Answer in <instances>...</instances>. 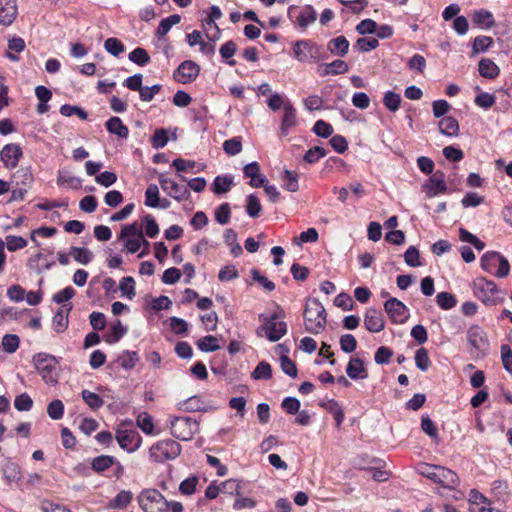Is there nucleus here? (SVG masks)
Instances as JSON below:
<instances>
[{"instance_id":"nucleus-1","label":"nucleus","mask_w":512,"mask_h":512,"mask_svg":"<svg viewBox=\"0 0 512 512\" xmlns=\"http://www.w3.org/2000/svg\"><path fill=\"white\" fill-rule=\"evenodd\" d=\"M304 323L306 331L312 334H319L325 329L326 311L318 299L313 298L306 302Z\"/></svg>"},{"instance_id":"nucleus-2","label":"nucleus","mask_w":512,"mask_h":512,"mask_svg":"<svg viewBox=\"0 0 512 512\" xmlns=\"http://www.w3.org/2000/svg\"><path fill=\"white\" fill-rule=\"evenodd\" d=\"M32 362L45 383L54 385L58 382L60 366L55 356L40 352L33 356Z\"/></svg>"},{"instance_id":"nucleus-3","label":"nucleus","mask_w":512,"mask_h":512,"mask_svg":"<svg viewBox=\"0 0 512 512\" xmlns=\"http://www.w3.org/2000/svg\"><path fill=\"white\" fill-rule=\"evenodd\" d=\"M281 317V310L270 316L261 314L259 319L262 322V325L257 329V335L265 336L271 342L280 340L287 332L286 323L279 321Z\"/></svg>"},{"instance_id":"nucleus-4","label":"nucleus","mask_w":512,"mask_h":512,"mask_svg":"<svg viewBox=\"0 0 512 512\" xmlns=\"http://www.w3.org/2000/svg\"><path fill=\"white\" fill-rule=\"evenodd\" d=\"M474 295L485 305L494 306L502 302L505 293L496 284L486 278H478L473 285Z\"/></svg>"},{"instance_id":"nucleus-5","label":"nucleus","mask_w":512,"mask_h":512,"mask_svg":"<svg viewBox=\"0 0 512 512\" xmlns=\"http://www.w3.org/2000/svg\"><path fill=\"white\" fill-rule=\"evenodd\" d=\"M293 54L298 61L304 63L319 62L327 58L321 45L305 39L297 40L294 43Z\"/></svg>"},{"instance_id":"nucleus-6","label":"nucleus","mask_w":512,"mask_h":512,"mask_svg":"<svg viewBox=\"0 0 512 512\" xmlns=\"http://www.w3.org/2000/svg\"><path fill=\"white\" fill-rule=\"evenodd\" d=\"M137 500L144 512H165L167 510V499L156 489L142 490Z\"/></svg>"},{"instance_id":"nucleus-7","label":"nucleus","mask_w":512,"mask_h":512,"mask_svg":"<svg viewBox=\"0 0 512 512\" xmlns=\"http://www.w3.org/2000/svg\"><path fill=\"white\" fill-rule=\"evenodd\" d=\"M180 452V444L172 439L158 441L149 450L150 458L159 463L177 458Z\"/></svg>"},{"instance_id":"nucleus-8","label":"nucleus","mask_w":512,"mask_h":512,"mask_svg":"<svg viewBox=\"0 0 512 512\" xmlns=\"http://www.w3.org/2000/svg\"><path fill=\"white\" fill-rule=\"evenodd\" d=\"M172 435L182 441H189L199 431V423L191 417H174L170 422Z\"/></svg>"},{"instance_id":"nucleus-9","label":"nucleus","mask_w":512,"mask_h":512,"mask_svg":"<svg viewBox=\"0 0 512 512\" xmlns=\"http://www.w3.org/2000/svg\"><path fill=\"white\" fill-rule=\"evenodd\" d=\"M158 180L163 191L167 192L175 200L180 202L189 198L190 192L187 187L180 186L176 181L166 177L164 174H160Z\"/></svg>"},{"instance_id":"nucleus-10","label":"nucleus","mask_w":512,"mask_h":512,"mask_svg":"<svg viewBox=\"0 0 512 512\" xmlns=\"http://www.w3.org/2000/svg\"><path fill=\"white\" fill-rule=\"evenodd\" d=\"M199 73L200 66L192 60H186L174 72V78L182 84H189L196 80Z\"/></svg>"},{"instance_id":"nucleus-11","label":"nucleus","mask_w":512,"mask_h":512,"mask_svg":"<svg viewBox=\"0 0 512 512\" xmlns=\"http://www.w3.org/2000/svg\"><path fill=\"white\" fill-rule=\"evenodd\" d=\"M384 309L393 323L402 324L409 316L408 308L397 298L388 299L384 303Z\"/></svg>"},{"instance_id":"nucleus-12","label":"nucleus","mask_w":512,"mask_h":512,"mask_svg":"<svg viewBox=\"0 0 512 512\" xmlns=\"http://www.w3.org/2000/svg\"><path fill=\"white\" fill-rule=\"evenodd\" d=\"M116 440L119 446L129 453L136 451L142 442L141 436L136 431L122 429L117 430Z\"/></svg>"},{"instance_id":"nucleus-13","label":"nucleus","mask_w":512,"mask_h":512,"mask_svg":"<svg viewBox=\"0 0 512 512\" xmlns=\"http://www.w3.org/2000/svg\"><path fill=\"white\" fill-rule=\"evenodd\" d=\"M22 156V148L19 144L16 143L6 144L0 152L1 161L3 162L5 168L10 170L17 167Z\"/></svg>"},{"instance_id":"nucleus-14","label":"nucleus","mask_w":512,"mask_h":512,"mask_svg":"<svg viewBox=\"0 0 512 512\" xmlns=\"http://www.w3.org/2000/svg\"><path fill=\"white\" fill-rule=\"evenodd\" d=\"M424 188L428 197H435L445 193L447 185L445 183V175L441 171H436L425 183Z\"/></svg>"},{"instance_id":"nucleus-15","label":"nucleus","mask_w":512,"mask_h":512,"mask_svg":"<svg viewBox=\"0 0 512 512\" xmlns=\"http://www.w3.org/2000/svg\"><path fill=\"white\" fill-rule=\"evenodd\" d=\"M467 340L469 344L478 351L487 350L489 347L486 334L484 330L478 325L469 327L467 331Z\"/></svg>"},{"instance_id":"nucleus-16","label":"nucleus","mask_w":512,"mask_h":512,"mask_svg":"<svg viewBox=\"0 0 512 512\" xmlns=\"http://www.w3.org/2000/svg\"><path fill=\"white\" fill-rule=\"evenodd\" d=\"M432 480L449 489H455L459 483L457 474L444 467H439L435 470V473L432 474Z\"/></svg>"},{"instance_id":"nucleus-17","label":"nucleus","mask_w":512,"mask_h":512,"mask_svg":"<svg viewBox=\"0 0 512 512\" xmlns=\"http://www.w3.org/2000/svg\"><path fill=\"white\" fill-rule=\"evenodd\" d=\"M364 325L372 333H378L385 327L382 312L375 308H369L364 316Z\"/></svg>"},{"instance_id":"nucleus-18","label":"nucleus","mask_w":512,"mask_h":512,"mask_svg":"<svg viewBox=\"0 0 512 512\" xmlns=\"http://www.w3.org/2000/svg\"><path fill=\"white\" fill-rule=\"evenodd\" d=\"M72 309V305H62L53 316L52 325L57 333L64 332L69 324L68 315Z\"/></svg>"},{"instance_id":"nucleus-19","label":"nucleus","mask_w":512,"mask_h":512,"mask_svg":"<svg viewBox=\"0 0 512 512\" xmlns=\"http://www.w3.org/2000/svg\"><path fill=\"white\" fill-rule=\"evenodd\" d=\"M346 374L352 380L365 379L368 376L363 360L357 357L350 359L346 367Z\"/></svg>"},{"instance_id":"nucleus-20","label":"nucleus","mask_w":512,"mask_h":512,"mask_svg":"<svg viewBox=\"0 0 512 512\" xmlns=\"http://www.w3.org/2000/svg\"><path fill=\"white\" fill-rule=\"evenodd\" d=\"M143 227L137 221L132 222L130 224L123 225L121 228V232L119 235V240H122L124 243L131 239H139L142 238Z\"/></svg>"},{"instance_id":"nucleus-21","label":"nucleus","mask_w":512,"mask_h":512,"mask_svg":"<svg viewBox=\"0 0 512 512\" xmlns=\"http://www.w3.org/2000/svg\"><path fill=\"white\" fill-rule=\"evenodd\" d=\"M441 134L449 137H456L459 135V123L456 118L452 116L443 117L438 124Z\"/></svg>"},{"instance_id":"nucleus-22","label":"nucleus","mask_w":512,"mask_h":512,"mask_svg":"<svg viewBox=\"0 0 512 512\" xmlns=\"http://www.w3.org/2000/svg\"><path fill=\"white\" fill-rule=\"evenodd\" d=\"M472 21L482 29H490L495 25L493 14L484 9L474 11Z\"/></svg>"},{"instance_id":"nucleus-23","label":"nucleus","mask_w":512,"mask_h":512,"mask_svg":"<svg viewBox=\"0 0 512 512\" xmlns=\"http://www.w3.org/2000/svg\"><path fill=\"white\" fill-rule=\"evenodd\" d=\"M109 133L117 135L119 138L126 139L129 135V129L123 124L119 117H111L105 123Z\"/></svg>"},{"instance_id":"nucleus-24","label":"nucleus","mask_w":512,"mask_h":512,"mask_svg":"<svg viewBox=\"0 0 512 512\" xmlns=\"http://www.w3.org/2000/svg\"><path fill=\"white\" fill-rule=\"evenodd\" d=\"M327 49L334 55L345 56L349 49V41L343 35L331 39L327 43Z\"/></svg>"},{"instance_id":"nucleus-25","label":"nucleus","mask_w":512,"mask_h":512,"mask_svg":"<svg viewBox=\"0 0 512 512\" xmlns=\"http://www.w3.org/2000/svg\"><path fill=\"white\" fill-rule=\"evenodd\" d=\"M297 123L296 110L292 104H286L281 123V133L287 135Z\"/></svg>"},{"instance_id":"nucleus-26","label":"nucleus","mask_w":512,"mask_h":512,"mask_svg":"<svg viewBox=\"0 0 512 512\" xmlns=\"http://www.w3.org/2000/svg\"><path fill=\"white\" fill-rule=\"evenodd\" d=\"M0 25L10 26L16 19L18 8L16 0L7 2V7L1 8Z\"/></svg>"},{"instance_id":"nucleus-27","label":"nucleus","mask_w":512,"mask_h":512,"mask_svg":"<svg viewBox=\"0 0 512 512\" xmlns=\"http://www.w3.org/2000/svg\"><path fill=\"white\" fill-rule=\"evenodd\" d=\"M117 459L110 455H100L91 460V467L97 473H102L115 465Z\"/></svg>"},{"instance_id":"nucleus-28","label":"nucleus","mask_w":512,"mask_h":512,"mask_svg":"<svg viewBox=\"0 0 512 512\" xmlns=\"http://www.w3.org/2000/svg\"><path fill=\"white\" fill-rule=\"evenodd\" d=\"M317 19V13L311 5H305L301 8L297 17V23L301 28H306Z\"/></svg>"},{"instance_id":"nucleus-29","label":"nucleus","mask_w":512,"mask_h":512,"mask_svg":"<svg viewBox=\"0 0 512 512\" xmlns=\"http://www.w3.org/2000/svg\"><path fill=\"white\" fill-rule=\"evenodd\" d=\"M500 259V253L495 251H488L481 257V267L486 272L494 274L496 267L498 266Z\"/></svg>"},{"instance_id":"nucleus-30","label":"nucleus","mask_w":512,"mask_h":512,"mask_svg":"<svg viewBox=\"0 0 512 512\" xmlns=\"http://www.w3.org/2000/svg\"><path fill=\"white\" fill-rule=\"evenodd\" d=\"M349 70L348 64L340 59H336L331 63H327L323 66V71L321 72L322 76L327 75H338L344 74Z\"/></svg>"},{"instance_id":"nucleus-31","label":"nucleus","mask_w":512,"mask_h":512,"mask_svg":"<svg viewBox=\"0 0 512 512\" xmlns=\"http://www.w3.org/2000/svg\"><path fill=\"white\" fill-rule=\"evenodd\" d=\"M499 67L490 59H482L479 62V73L482 77L494 79L499 75Z\"/></svg>"},{"instance_id":"nucleus-32","label":"nucleus","mask_w":512,"mask_h":512,"mask_svg":"<svg viewBox=\"0 0 512 512\" xmlns=\"http://www.w3.org/2000/svg\"><path fill=\"white\" fill-rule=\"evenodd\" d=\"M233 184V178L232 176L225 175V176H217L215 177L213 183H212V191L217 194H224L228 192L231 189V186Z\"/></svg>"},{"instance_id":"nucleus-33","label":"nucleus","mask_w":512,"mask_h":512,"mask_svg":"<svg viewBox=\"0 0 512 512\" xmlns=\"http://www.w3.org/2000/svg\"><path fill=\"white\" fill-rule=\"evenodd\" d=\"M138 361L139 357L135 351L126 350L117 357V363L125 370L134 368Z\"/></svg>"},{"instance_id":"nucleus-34","label":"nucleus","mask_w":512,"mask_h":512,"mask_svg":"<svg viewBox=\"0 0 512 512\" xmlns=\"http://www.w3.org/2000/svg\"><path fill=\"white\" fill-rule=\"evenodd\" d=\"M128 328L124 326L120 320H116L110 329V333L106 338V342L109 344L117 343L126 333Z\"/></svg>"},{"instance_id":"nucleus-35","label":"nucleus","mask_w":512,"mask_h":512,"mask_svg":"<svg viewBox=\"0 0 512 512\" xmlns=\"http://www.w3.org/2000/svg\"><path fill=\"white\" fill-rule=\"evenodd\" d=\"M133 499V494L131 491L122 490L120 491L114 499L109 503V507L113 509H125L128 504Z\"/></svg>"},{"instance_id":"nucleus-36","label":"nucleus","mask_w":512,"mask_h":512,"mask_svg":"<svg viewBox=\"0 0 512 512\" xmlns=\"http://www.w3.org/2000/svg\"><path fill=\"white\" fill-rule=\"evenodd\" d=\"M57 183L60 186L78 189L82 185V180L67 171H60L58 174Z\"/></svg>"},{"instance_id":"nucleus-37","label":"nucleus","mask_w":512,"mask_h":512,"mask_svg":"<svg viewBox=\"0 0 512 512\" xmlns=\"http://www.w3.org/2000/svg\"><path fill=\"white\" fill-rule=\"evenodd\" d=\"M197 347L200 351L208 353L220 349L218 339L213 335H207L197 341Z\"/></svg>"},{"instance_id":"nucleus-38","label":"nucleus","mask_w":512,"mask_h":512,"mask_svg":"<svg viewBox=\"0 0 512 512\" xmlns=\"http://www.w3.org/2000/svg\"><path fill=\"white\" fill-rule=\"evenodd\" d=\"M282 187L289 192H296L299 189L298 175L294 171L285 169L282 175Z\"/></svg>"},{"instance_id":"nucleus-39","label":"nucleus","mask_w":512,"mask_h":512,"mask_svg":"<svg viewBox=\"0 0 512 512\" xmlns=\"http://www.w3.org/2000/svg\"><path fill=\"white\" fill-rule=\"evenodd\" d=\"M236 51H237V45L232 40L225 42L219 49V53H220L221 57L230 66H234L236 64V61L232 59V57L234 56Z\"/></svg>"},{"instance_id":"nucleus-40","label":"nucleus","mask_w":512,"mask_h":512,"mask_svg":"<svg viewBox=\"0 0 512 512\" xmlns=\"http://www.w3.org/2000/svg\"><path fill=\"white\" fill-rule=\"evenodd\" d=\"M180 20L181 17L178 14H173L169 17L162 19L157 28V36H165L174 25L180 22Z\"/></svg>"},{"instance_id":"nucleus-41","label":"nucleus","mask_w":512,"mask_h":512,"mask_svg":"<svg viewBox=\"0 0 512 512\" xmlns=\"http://www.w3.org/2000/svg\"><path fill=\"white\" fill-rule=\"evenodd\" d=\"M401 102L400 94L390 90L384 93L383 104L389 111L396 112L400 108Z\"/></svg>"},{"instance_id":"nucleus-42","label":"nucleus","mask_w":512,"mask_h":512,"mask_svg":"<svg viewBox=\"0 0 512 512\" xmlns=\"http://www.w3.org/2000/svg\"><path fill=\"white\" fill-rule=\"evenodd\" d=\"M251 377L255 380H268L272 377L271 365L266 361H261L253 370Z\"/></svg>"},{"instance_id":"nucleus-43","label":"nucleus","mask_w":512,"mask_h":512,"mask_svg":"<svg viewBox=\"0 0 512 512\" xmlns=\"http://www.w3.org/2000/svg\"><path fill=\"white\" fill-rule=\"evenodd\" d=\"M437 305L443 310H450L457 304L456 297L449 292H439L436 296Z\"/></svg>"},{"instance_id":"nucleus-44","label":"nucleus","mask_w":512,"mask_h":512,"mask_svg":"<svg viewBox=\"0 0 512 512\" xmlns=\"http://www.w3.org/2000/svg\"><path fill=\"white\" fill-rule=\"evenodd\" d=\"M492 493L497 501L506 502L509 497L507 482L501 480L494 481L492 483Z\"/></svg>"},{"instance_id":"nucleus-45","label":"nucleus","mask_w":512,"mask_h":512,"mask_svg":"<svg viewBox=\"0 0 512 512\" xmlns=\"http://www.w3.org/2000/svg\"><path fill=\"white\" fill-rule=\"evenodd\" d=\"M137 426L147 435L154 432V424L152 416L147 412H142L137 417Z\"/></svg>"},{"instance_id":"nucleus-46","label":"nucleus","mask_w":512,"mask_h":512,"mask_svg":"<svg viewBox=\"0 0 512 512\" xmlns=\"http://www.w3.org/2000/svg\"><path fill=\"white\" fill-rule=\"evenodd\" d=\"M70 254L73 256L75 261L83 265H87L93 259L92 252L86 248L71 247Z\"/></svg>"},{"instance_id":"nucleus-47","label":"nucleus","mask_w":512,"mask_h":512,"mask_svg":"<svg viewBox=\"0 0 512 512\" xmlns=\"http://www.w3.org/2000/svg\"><path fill=\"white\" fill-rule=\"evenodd\" d=\"M129 60L139 66H145L150 62V56L144 48L137 47L129 53Z\"/></svg>"},{"instance_id":"nucleus-48","label":"nucleus","mask_w":512,"mask_h":512,"mask_svg":"<svg viewBox=\"0 0 512 512\" xmlns=\"http://www.w3.org/2000/svg\"><path fill=\"white\" fill-rule=\"evenodd\" d=\"M262 210L261 203L258 197L254 194H250L246 198V213L251 218H257Z\"/></svg>"},{"instance_id":"nucleus-49","label":"nucleus","mask_w":512,"mask_h":512,"mask_svg":"<svg viewBox=\"0 0 512 512\" xmlns=\"http://www.w3.org/2000/svg\"><path fill=\"white\" fill-rule=\"evenodd\" d=\"M415 365L416 367L421 370L422 372H426L430 365L431 361L428 355V351L426 348H419L415 352Z\"/></svg>"},{"instance_id":"nucleus-50","label":"nucleus","mask_w":512,"mask_h":512,"mask_svg":"<svg viewBox=\"0 0 512 512\" xmlns=\"http://www.w3.org/2000/svg\"><path fill=\"white\" fill-rule=\"evenodd\" d=\"M159 201V188L156 184H149L145 191V205L157 208Z\"/></svg>"},{"instance_id":"nucleus-51","label":"nucleus","mask_w":512,"mask_h":512,"mask_svg":"<svg viewBox=\"0 0 512 512\" xmlns=\"http://www.w3.org/2000/svg\"><path fill=\"white\" fill-rule=\"evenodd\" d=\"M81 395L85 403L93 410L100 409L104 404L99 395L89 390H83Z\"/></svg>"},{"instance_id":"nucleus-52","label":"nucleus","mask_w":512,"mask_h":512,"mask_svg":"<svg viewBox=\"0 0 512 512\" xmlns=\"http://www.w3.org/2000/svg\"><path fill=\"white\" fill-rule=\"evenodd\" d=\"M105 50L111 55L117 57L124 52L125 47L120 40L117 38H108L104 43Z\"/></svg>"},{"instance_id":"nucleus-53","label":"nucleus","mask_w":512,"mask_h":512,"mask_svg":"<svg viewBox=\"0 0 512 512\" xmlns=\"http://www.w3.org/2000/svg\"><path fill=\"white\" fill-rule=\"evenodd\" d=\"M20 344V339L15 334H6L2 338V347L3 350L7 353H14Z\"/></svg>"},{"instance_id":"nucleus-54","label":"nucleus","mask_w":512,"mask_h":512,"mask_svg":"<svg viewBox=\"0 0 512 512\" xmlns=\"http://www.w3.org/2000/svg\"><path fill=\"white\" fill-rule=\"evenodd\" d=\"M119 289L123 295L127 296L129 299H133L136 295L135 293V281L132 277L127 276L123 277L119 284Z\"/></svg>"},{"instance_id":"nucleus-55","label":"nucleus","mask_w":512,"mask_h":512,"mask_svg":"<svg viewBox=\"0 0 512 512\" xmlns=\"http://www.w3.org/2000/svg\"><path fill=\"white\" fill-rule=\"evenodd\" d=\"M47 414L53 420H59L64 414V404L61 400H53L47 407Z\"/></svg>"},{"instance_id":"nucleus-56","label":"nucleus","mask_w":512,"mask_h":512,"mask_svg":"<svg viewBox=\"0 0 512 512\" xmlns=\"http://www.w3.org/2000/svg\"><path fill=\"white\" fill-rule=\"evenodd\" d=\"M474 102L478 107L487 110L495 104L496 97L488 92H481L475 97Z\"/></svg>"},{"instance_id":"nucleus-57","label":"nucleus","mask_w":512,"mask_h":512,"mask_svg":"<svg viewBox=\"0 0 512 512\" xmlns=\"http://www.w3.org/2000/svg\"><path fill=\"white\" fill-rule=\"evenodd\" d=\"M5 245L9 251H17L27 246V240L21 236L8 235Z\"/></svg>"},{"instance_id":"nucleus-58","label":"nucleus","mask_w":512,"mask_h":512,"mask_svg":"<svg viewBox=\"0 0 512 512\" xmlns=\"http://www.w3.org/2000/svg\"><path fill=\"white\" fill-rule=\"evenodd\" d=\"M404 261L410 267L421 266L420 254L418 249L414 246H409L406 252L404 253Z\"/></svg>"},{"instance_id":"nucleus-59","label":"nucleus","mask_w":512,"mask_h":512,"mask_svg":"<svg viewBox=\"0 0 512 512\" xmlns=\"http://www.w3.org/2000/svg\"><path fill=\"white\" fill-rule=\"evenodd\" d=\"M493 43V39L489 36H477L472 45L473 53L486 51Z\"/></svg>"},{"instance_id":"nucleus-60","label":"nucleus","mask_w":512,"mask_h":512,"mask_svg":"<svg viewBox=\"0 0 512 512\" xmlns=\"http://www.w3.org/2000/svg\"><path fill=\"white\" fill-rule=\"evenodd\" d=\"M313 132L322 138H328L333 133V127L324 120H318L313 126Z\"/></svg>"},{"instance_id":"nucleus-61","label":"nucleus","mask_w":512,"mask_h":512,"mask_svg":"<svg viewBox=\"0 0 512 512\" xmlns=\"http://www.w3.org/2000/svg\"><path fill=\"white\" fill-rule=\"evenodd\" d=\"M327 154L326 150L322 147L315 146L313 148H310L304 155V161L307 163H316L321 158L325 157Z\"/></svg>"},{"instance_id":"nucleus-62","label":"nucleus","mask_w":512,"mask_h":512,"mask_svg":"<svg viewBox=\"0 0 512 512\" xmlns=\"http://www.w3.org/2000/svg\"><path fill=\"white\" fill-rule=\"evenodd\" d=\"M230 215H231V209H230L229 203H222L215 210V219L221 225H225L229 222Z\"/></svg>"},{"instance_id":"nucleus-63","label":"nucleus","mask_w":512,"mask_h":512,"mask_svg":"<svg viewBox=\"0 0 512 512\" xmlns=\"http://www.w3.org/2000/svg\"><path fill=\"white\" fill-rule=\"evenodd\" d=\"M223 150L228 155H237L242 151V143L237 137L228 139L223 143Z\"/></svg>"},{"instance_id":"nucleus-64","label":"nucleus","mask_w":512,"mask_h":512,"mask_svg":"<svg viewBox=\"0 0 512 512\" xmlns=\"http://www.w3.org/2000/svg\"><path fill=\"white\" fill-rule=\"evenodd\" d=\"M501 359L504 369L512 373V350L507 344L501 346Z\"/></svg>"}]
</instances>
